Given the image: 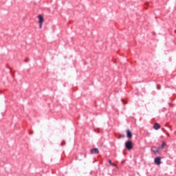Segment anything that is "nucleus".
<instances>
[{
    "label": "nucleus",
    "mask_w": 176,
    "mask_h": 176,
    "mask_svg": "<svg viewBox=\"0 0 176 176\" xmlns=\"http://www.w3.org/2000/svg\"><path fill=\"white\" fill-rule=\"evenodd\" d=\"M125 148L129 151H131L133 149V142L131 140H128L125 142Z\"/></svg>",
    "instance_id": "1"
},
{
    "label": "nucleus",
    "mask_w": 176,
    "mask_h": 176,
    "mask_svg": "<svg viewBox=\"0 0 176 176\" xmlns=\"http://www.w3.org/2000/svg\"><path fill=\"white\" fill-rule=\"evenodd\" d=\"M154 162L155 164L157 166H160V164H162V158L160 157H157L155 160Z\"/></svg>",
    "instance_id": "2"
},
{
    "label": "nucleus",
    "mask_w": 176,
    "mask_h": 176,
    "mask_svg": "<svg viewBox=\"0 0 176 176\" xmlns=\"http://www.w3.org/2000/svg\"><path fill=\"white\" fill-rule=\"evenodd\" d=\"M159 148L158 147L157 148L156 146H153L151 147V152H153L155 155H157L159 153Z\"/></svg>",
    "instance_id": "3"
},
{
    "label": "nucleus",
    "mask_w": 176,
    "mask_h": 176,
    "mask_svg": "<svg viewBox=\"0 0 176 176\" xmlns=\"http://www.w3.org/2000/svg\"><path fill=\"white\" fill-rule=\"evenodd\" d=\"M91 155H97L98 153H100V150L97 148H94L91 149Z\"/></svg>",
    "instance_id": "4"
},
{
    "label": "nucleus",
    "mask_w": 176,
    "mask_h": 176,
    "mask_svg": "<svg viewBox=\"0 0 176 176\" xmlns=\"http://www.w3.org/2000/svg\"><path fill=\"white\" fill-rule=\"evenodd\" d=\"M126 137L127 138H133V133L130 129L126 130Z\"/></svg>",
    "instance_id": "5"
},
{
    "label": "nucleus",
    "mask_w": 176,
    "mask_h": 176,
    "mask_svg": "<svg viewBox=\"0 0 176 176\" xmlns=\"http://www.w3.org/2000/svg\"><path fill=\"white\" fill-rule=\"evenodd\" d=\"M153 129L155 130H159V129H160V124L159 123L154 124Z\"/></svg>",
    "instance_id": "6"
},
{
    "label": "nucleus",
    "mask_w": 176,
    "mask_h": 176,
    "mask_svg": "<svg viewBox=\"0 0 176 176\" xmlns=\"http://www.w3.org/2000/svg\"><path fill=\"white\" fill-rule=\"evenodd\" d=\"M165 146H166V142H163L162 145L158 147V149L160 151H162V149H163Z\"/></svg>",
    "instance_id": "7"
},
{
    "label": "nucleus",
    "mask_w": 176,
    "mask_h": 176,
    "mask_svg": "<svg viewBox=\"0 0 176 176\" xmlns=\"http://www.w3.org/2000/svg\"><path fill=\"white\" fill-rule=\"evenodd\" d=\"M38 19H39V23H43V21H44V19H43V16L41 15V14H39L38 16Z\"/></svg>",
    "instance_id": "8"
},
{
    "label": "nucleus",
    "mask_w": 176,
    "mask_h": 176,
    "mask_svg": "<svg viewBox=\"0 0 176 176\" xmlns=\"http://www.w3.org/2000/svg\"><path fill=\"white\" fill-rule=\"evenodd\" d=\"M65 144V141H63V142L60 144L61 146H64V145Z\"/></svg>",
    "instance_id": "9"
},
{
    "label": "nucleus",
    "mask_w": 176,
    "mask_h": 176,
    "mask_svg": "<svg viewBox=\"0 0 176 176\" xmlns=\"http://www.w3.org/2000/svg\"><path fill=\"white\" fill-rule=\"evenodd\" d=\"M42 23H39V28H42Z\"/></svg>",
    "instance_id": "10"
},
{
    "label": "nucleus",
    "mask_w": 176,
    "mask_h": 176,
    "mask_svg": "<svg viewBox=\"0 0 176 176\" xmlns=\"http://www.w3.org/2000/svg\"><path fill=\"white\" fill-rule=\"evenodd\" d=\"M109 164H112V161L111 160H109Z\"/></svg>",
    "instance_id": "11"
},
{
    "label": "nucleus",
    "mask_w": 176,
    "mask_h": 176,
    "mask_svg": "<svg viewBox=\"0 0 176 176\" xmlns=\"http://www.w3.org/2000/svg\"><path fill=\"white\" fill-rule=\"evenodd\" d=\"M25 61V63H27L28 61V59H26Z\"/></svg>",
    "instance_id": "12"
},
{
    "label": "nucleus",
    "mask_w": 176,
    "mask_h": 176,
    "mask_svg": "<svg viewBox=\"0 0 176 176\" xmlns=\"http://www.w3.org/2000/svg\"><path fill=\"white\" fill-rule=\"evenodd\" d=\"M122 163H124V161H122Z\"/></svg>",
    "instance_id": "13"
}]
</instances>
